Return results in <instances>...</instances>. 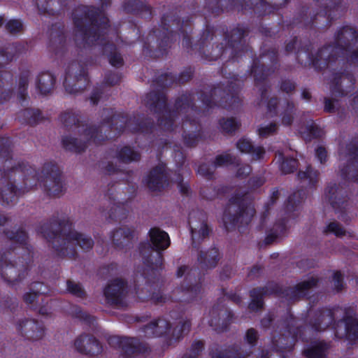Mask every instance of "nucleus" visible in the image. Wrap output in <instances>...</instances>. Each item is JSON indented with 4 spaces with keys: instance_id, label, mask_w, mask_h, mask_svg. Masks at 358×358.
Listing matches in <instances>:
<instances>
[{
    "instance_id": "obj_1",
    "label": "nucleus",
    "mask_w": 358,
    "mask_h": 358,
    "mask_svg": "<svg viewBox=\"0 0 358 358\" xmlns=\"http://www.w3.org/2000/svg\"><path fill=\"white\" fill-rule=\"evenodd\" d=\"M92 244V240L88 236L71 230L64 235L62 249L67 250L69 245H78L83 249H89Z\"/></svg>"
},
{
    "instance_id": "obj_2",
    "label": "nucleus",
    "mask_w": 358,
    "mask_h": 358,
    "mask_svg": "<svg viewBox=\"0 0 358 358\" xmlns=\"http://www.w3.org/2000/svg\"><path fill=\"white\" fill-rule=\"evenodd\" d=\"M76 348L87 354H96L101 351L99 343L94 338L80 336L75 341Z\"/></svg>"
},
{
    "instance_id": "obj_3",
    "label": "nucleus",
    "mask_w": 358,
    "mask_h": 358,
    "mask_svg": "<svg viewBox=\"0 0 358 358\" xmlns=\"http://www.w3.org/2000/svg\"><path fill=\"white\" fill-rule=\"evenodd\" d=\"M166 179L164 167L159 166L150 172L147 178V183L150 189L158 190L164 186Z\"/></svg>"
},
{
    "instance_id": "obj_4",
    "label": "nucleus",
    "mask_w": 358,
    "mask_h": 358,
    "mask_svg": "<svg viewBox=\"0 0 358 358\" xmlns=\"http://www.w3.org/2000/svg\"><path fill=\"white\" fill-rule=\"evenodd\" d=\"M124 285L122 280L116 279L106 287L104 294L111 303H117L124 294Z\"/></svg>"
},
{
    "instance_id": "obj_5",
    "label": "nucleus",
    "mask_w": 358,
    "mask_h": 358,
    "mask_svg": "<svg viewBox=\"0 0 358 358\" xmlns=\"http://www.w3.org/2000/svg\"><path fill=\"white\" fill-rule=\"evenodd\" d=\"M150 241L157 250H165L170 244L167 233L159 229L154 228L150 231Z\"/></svg>"
},
{
    "instance_id": "obj_6",
    "label": "nucleus",
    "mask_w": 358,
    "mask_h": 358,
    "mask_svg": "<svg viewBox=\"0 0 358 358\" xmlns=\"http://www.w3.org/2000/svg\"><path fill=\"white\" fill-rule=\"evenodd\" d=\"M55 78L48 72L40 74L37 78L36 87L42 94L50 93L53 87Z\"/></svg>"
},
{
    "instance_id": "obj_7",
    "label": "nucleus",
    "mask_w": 358,
    "mask_h": 358,
    "mask_svg": "<svg viewBox=\"0 0 358 358\" xmlns=\"http://www.w3.org/2000/svg\"><path fill=\"white\" fill-rule=\"evenodd\" d=\"M336 39L338 45H341L342 43L350 41L358 40V29L351 27L345 26L339 29L336 34Z\"/></svg>"
},
{
    "instance_id": "obj_8",
    "label": "nucleus",
    "mask_w": 358,
    "mask_h": 358,
    "mask_svg": "<svg viewBox=\"0 0 358 358\" xmlns=\"http://www.w3.org/2000/svg\"><path fill=\"white\" fill-rule=\"evenodd\" d=\"M344 327L345 334L349 339H358V322L352 317H348L340 324Z\"/></svg>"
},
{
    "instance_id": "obj_9",
    "label": "nucleus",
    "mask_w": 358,
    "mask_h": 358,
    "mask_svg": "<svg viewBox=\"0 0 358 358\" xmlns=\"http://www.w3.org/2000/svg\"><path fill=\"white\" fill-rule=\"evenodd\" d=\"M237 148L241 152H249L252 151L257 158H260L264 150L261 147L253 148L250 140L241 138L237 143Z\"/></svg>"
},
{
    "instance_id": "obj_10",
    "label": "nucleus",
    "mask_w": 358,
    "mask_h": 358,
    "mask_svg": "<svg viewBox=\"0 0 358 358\" xmlns=\"http://www.w3.org/2000/svg\"><path fill=\"white\" fill-rule=\"evenodd\" d=\"M22 329L26 334H29L31 337L38 338L42 336V327L33 320H26Z\"/></svg>"
},
{
    "instance_id": "obj_11",
    "label": "nucleus",
    "mask_w": 358,
    "mask_h": 358,
    "mask_svg": "<svg viewBox=\"0 0 358 358\" xmlns=\"http://www.w3.org/2000/svg\"><path fill=\"white\" fill-rule=\"evenodd\" d=\"M327 345L322 342L314 344L306 350L308 358H324Z\"/></svg>"
},
{
    "instance_id": "obj_12",
    "label": "nucleus",
    "mask_w": 358,
    "mask_h": 358,
    "mask_svg": "<svg viewBox=\"0 0 358 358\" xmlns=\"http://www.w3.org/2000/svg\"><path fill=\"white\" fill-rule=\"evenodd\" d=\"M169 324L164 320H159L155 322L150 324L146 328V333H148L149 330L152 331V334L154 336H158L162 335L164 333L166 332V330L169 329Z\"/></svg>"
},
{
    "instance_id": "obj_13",
    "label": "nucleus",
    "mask_w": 358,
    "mask_h": 358,
    "mask_svg": "<svg viewBox=\"0 0 358 358\" xmlns=\"http://www.w3.org/2000/svg\"><path fill=\"white\" fill-rule=\"evenodd\" d=\"M17 271L15 267L12 265H6L3 266L1 270L2 277L9 282H15V281L21 280V277L17 275Z\"/></svg>"
},
{
    "instance_id": "obj_14",
    "label": "nucleus",
    "mask_w": 358,
    "mask_h": 358,
    "mask_svg": "<svg viewBox=\"0 0 358 358\" xmlns=\"http://www.w3.org/2000/svg\"><path fill=\"white\" fill-rule=\"evenodd\" d=\"M118 158L122 162H130L138 160L139 154L129 147H124L120 150Z\"/></svg>"
},
{
    "instance_id": "obj_15",
    "label": "nucleus",
    "mask_w": 358,
    "mask_h": 358,
    "mask_svg": "<svg viewBox=\"0 0 358 358\" xmlns=\"http://www.w3.org/2000/svg\"><path fill=\"white\" fill-rule=\"evenodd\" d=\"M94 21H95L96 23H98V20H99L101 22L100 24H98L97 26V30H96L94 32L92 33L90 32L89 34H87L89 35L88 39L90 40V38H96V36L99 37L101 32L102 31V29H104L106 27V24L108 23V19L104 16L103 14L99 13L98 16H93Z\"/></svg>"
},
{
    "instance_id": "obj_16",
    "label": "nucleus",
    "mask_w": 358,
    "mask_h": 358,
    "mask_svg": "<svg viewBox=\"0 0 358 358\" xmlns=\"http://www.w3.org/2000/svg\"><path fill=\"white\" fill-rule=\"evenodd\" d=\"M238 124L234 118H224L220 121V127L225 132H231L236 129Z\"/></svg>"
},
{
    "instance_id": "obj_17",
    "label": "nucleus",
    "mask_w": 358,
    "mask_h": 358,
    "mask_svg": "<svg viewBox=\"0 0 358 358\" xmlns=\"http://www.w3.org/2000/svg\"><path fill=\"white\" fill-rule=\"evenodd\" d=\"M261 290H252L250 293L252 301L250 304V308L252 310H257L262 306V298L259 296L262 294Z\"/></svg>"
},
{
    "instance_id": "obj_18",
    "label": "nucleus",
    "mask_w": 358,
    "mask_h": 358,
    "mask_svg": "<svg viewBox=\"0 0 358 358\" xmlns=\"http://www.w3.org/2000/svg\"><path fill=\"white\" fill-rule=\"evenodd\" d=\"M131 231L129 229L121 228L115 231L113 235V241L117 244H121L122 238H129Z\"/></svg>"
},
{
    "instance_id": "obj_19",
    "label": "nucleus",
    "mask_w": 358,
    "mask_h": 358,
    "mask_svg": "<svg viewBox=\"0 0 358 358\" xmlns=\"http://www.w3.org/2000/svg\"><path fill=\"white\" fill-rule=\"evenodd\" d=\"M191 232L192 238L194 240L201 237H205L208 233V229L206 224L202 223L199 229L195 227H192Z\"/></svg>"
},
{
    "instance_id": "obj_20",
    "label": "nucleus",
    "mask_w": 358,
    "mask_h": 358,
    "mask_svg": "<svg viewBox=\"0 0 358 358\" xmlns=\"http://www.w3.org/2000/svg\"><path fill=\"white\" fill-rule=\"evenodd\" d=\"M276 129L277 126L275 124L270 123L268 124H264L259 128V135L262 137H266L274 133Z\"/></svg>"
},
{
    "instance_id": "obj_21",
    "label": "nucleus",
    "mask_w": 358,
    "mask_h": 358,
    "mask_svg": "<svg viewBox=\"0 0 358 358\" xmlns=\"http://www.w3.org/2000/svg\"><path fill=\"white\" fill-rule=\"evenodd\" d=\"M296 167V161L294 159H286L280 165L282 171L288 173L294 171Z\"/></svg>"
},
{
    "instance_id": "obj_22",
    "label": "nucleus",
    "mask_w": 358,
    "mask_h": 358,
    "mask_svg": "<svg viewBox=\"0 0 358 358\" xmlns=\"http://www.w3.org/2000/svg\"><path fill=\"white\" fill-rule=\"evenodd\" d=\"M67 289L69 292L77 296L81 297L84 294V291L80 285L74 282H68Z\"/></svg>"
},
{
    "instance_id": "obj_23",
    "label": "nucleus",
    "mask_w": 358,
    "mask_h": 358,
    "mask_svg": "<svg viewBox=\"0 0 358 358\" xmlns=\"http://www.w3.org/2000/svg\"><path fill=\"white\" fill-rule=\"evenodd\" d=\"M8 30L11 33H17L22 30V24L20 20H10L6 24Z\"/></svg>"
},
{
    "instance_id": "obj_24",
    "label": "nucleus",
    "mask_w": 358,
    "mask_h": 358,
    "mask_svg": "<svg viewBox=\"0 0 358 358\" xmlns=\"http://www.w3.org/2000/svg\"><path fill=\"white\" fill-rule=\"evenodd\" d=\"M327 231L334 233L336 236H342L345 234L344 229L337 222H331L327 226Z\"/></svg>"
},
{
    "instance_id": "obj_25",
    "label": "nucleus",
    "mask_w": 358,
    "mask_h": 358,
    "mask_svg": "<svg viewBox=\"0 0 358 358\" xmlns=\"http://www.w3.org/2000/svg\"><path fill=\"white\" fill-rule=\"evenodd\" d=\"M317 171H314L313 169H312L310 167L307 168L306 171L300 172L299 174V176L300 177V178L309 179L310 182H313L314 181V179L317 177Z\"/></svg>"
},
{
    "instance_id": "obj_26",
    "label": "nucleus",
    "mask_w": 358,
    "mask_h": 358,
    "mask_svg": "<svg viewBox=\"0 0 358 358\" xmlns=\"http://www.w3.org/2000/svg\"><path fill=\"white\" fill-rule=\"evenodd\" d=\"M232 161L231 157L229 155H220L217 157L215 162V166H220L227 165Z\"/></svg>"
},
{
    "instance_id": "obj_27",
    "label": "nucleus",
    "mask_w": 358,
    "mask_h": 358,
    "mask_svg": "<svg viewBox=\"0 0 358 358\" xmlns=\"http://www.w3.org/2000/svg\"><path fill=\"white\" fill-rule=\"evenodd\" d=\"M64 143L65 146L69 150H74L76 152H80L83 150L78 145V141L76 139L64 140Z\"/></svg>"
},
{
    "instance_id": "obj_28",
    "label": "nucleus",
    "mask_w": 358,
    "mask_h": 358,
    "mask_svg": "<svg viewBox=\"0 0 358 358\" xmlns=\"http://www.w3.org/2000/svg\"><path fill=\"white\" fill-rule=\"evenodd\" d=\"M110 63L114 66H117L122 64V57L118 54H115L113 55H111L110 59Z\"/></svg>"
},
{
    "instance_id": "obj_29",
    "label": "nucleus",
    "mask_w": 358,
    "mask_h": 358,
    "mask_svg": "<svg viewBox=\"0 0 358 358\" xmlns=\"http://www.w3.org/2000/svg\"><path fill=\"white\" fill-rule=\"evenodd\" d=\"M316 156L321 163L325 161L327 152L325 148L320 147L316 150Z\"/></svg>"
},
{
    "instance_id": "obj_30",
    "label": "nucleus",
    "mask_w": 358,
    "mask_h": 358,
    "mask_svg": "<svg viewBox=\"0 0 358 358\" xmlns=\"http://www.w3.org/2000/svg\"><path fill=\"white\" fill-rule=\"evenodd\" d=\"M257 332L254 329H249L246 334L247 341L252 344L257 339Z\"/></svg>"
},
{
    "instance_id": "obj_31",
    "label": "nucleus",
    "mask_w": 358,
    "mask_h": 358,
    "mask_svg": "<svg viewBox=\"0 0 358 358\" xmlns=\"http://www.w3.org/2000/svg\"><path fill=\"white\" fill-rule=\"evenodd\" d=\"M198 173L204 176H208L211 174L206 165L200 166L198 169Z\"/></svg>"
},
{
    "instance_id": "obj_32",
    "label": "nucleus",
    "mask_w": 358,
    "mask_h": 358,
    "mask_svg": "<svg viewBox=\"0 0 358 358\" xmlns=\"http://www.w3.org/2000/svg\"><path fill=\"white\" fill-rule=\"evenodd\" d=\"M254 213H255L254 209L252 208H248L247 210V212L244 211V212L242 213V214L238 217V220L239 219H244L245 216V217H248V216L252 217V216H253Z\"/></svg>"
},
{
    "instance_id": "obj_33",
    "label": "nucleus",
    "mask_w": 358,
    "mask_h": 358,
    "mask_svg": "<svg viewBox=\"0 0 358 358\" xmlns=\"http://www.w3.org/2000/svg\"><path fill=\"white\" fill-rule=\"evenodd\" d=\"M36 297L35 294L31 295V294H26L24 296V299L26 301L29 303H31L34 301V299Z\"/></svg>"
},
{
    "instance_id": "obj_34",
    "label": "nucleus",
    "mask_w": 358,
    "mask_h": 358,
    "mask_svg": "<svg viewBox=\"0 0 358 358\" xmlns=\"http://www.w3.org/2000/svg\"><path fill=\"white\" fill-rule=\"evenodd\" d=\"M334 279L336 281L335 283L336 284L338 289H340L339 285L341 280V274L340 273H336L334 275Z\"/></svg>"
},
{
    "instance_id": "obj_35",
    "label": "nucleus",
    "mask_w": 358,
    "mask_h": 358,
    "mask_svg": "<svg viewBox=\"0 0 358 358\" xmlns=\"http://www.w3.org/2000/svg\"><path fill=\"white\" fill-rule=\"evenodd\" d=\"M292 121V117L290 115H285L282 117V122L285 124H289Z\"/></svg>"
},
{
    "instance_id": "obj_36",
    "label": "nucleus",
    "mask_w": 358,
    "mask_h": 358,
    "mask_svg": "<svg viewBox=\"0 0 358 358\" xmlns=\"http://www.w3.org/2000/svg\"><path fill=\"white\" fill-rule=\"evenodd\" d=\"M86 135L90 136V138H93L94 141H95V138L96 137L97 134L94 129H90L87 131V134Z\"/></svg>"
},
{
    "instance_id": "obj_37",
    "label": "nucleus",
    "mask_w": 358,
    "mask_h": 358,
    "mask_svg": "<svg viewBox=\"0 0 358 358\" xmlns=\"http://www.w3.org/2000/svg\"><path fill=\"white\" fill-rule=\"evenodd\" d=\"M315 284V281L303 282V284L301 285V287L303 289H308Z\"/></svg>"
},
{
    "instance_id": "obj_38",
    "label": "nucleus",
    "mask_w": 358,
    "mask_h": 358,
    "mask_svg": "<svg viewBox=\"0 0 358 358\" xmlns=\"http://www.w3.org/2000/svg\"><path fill=\"white\" fill-rule=\"evenodd\" d=\"M325 109L327 111H331L333 108L331 107V100H327L325 102Z\"/></svg>"
},
{
    "instance_id": "obj_39",
    "label": "nucleus",
    "mask_w": 358,
    "mask_h": 358,
    "mask_svg": "<svg viewBox=\"0 0 358 358\" xmlns=\"http://www.w3.org/2000/svg\"><path fill=\"white\" fill-rule=\"evenodd\" d=\"M186 269H187V267H185V266L179 268L178 273H177L178 275L182 276V274L184 273V272L186 271Z\"/></svg>"
},
{
    "instance_id": "obj_40",
    "label": "nucleus",
    "mask_w": 358,
    "mask_h": 358,
    "mask_svg": "<svg viewBox=\"0 0 358 358\" xmlns=\"http://www.w3.org/2000/svg\"><path fill=\"white\" fill-rule=\"evenodd\" d=\"M189 328V324L188 322H185V324H183L181 327L182 331H188Z\"/></svg>"
},
{
    "instance_id": "obj_41",
    "label": "nucleus",
    "mask_w": 358,
    "mask_h": 358,
    "mask_svg": "<svg viewBox=\"0 0 358 358\" xmlns=\"http://www.w3.org/2000/svg\"><path fill=\"white\" fill-rule=\"evenodd\" d=\"M244 170H245V171H244V172H243V173H242V172H241L240 171H238V174H239V175H242V174H248V173H250V168H249V167H248V166H247V167H245V168H244Z\"/></svg>"
},
{
    "instance_id": "obj_42",
    "label": "nucleus",
    "mask_w": 358,
    "mask_h": 358,
    "mask_svg": "<svg viewBox=\"0 0 358 358\" xmlns=\"http://www.w3.org/2000/svg\"><path fill=\"white\" fill-rule=\"evenodd\" d=\"M303 96L304 99H308L309 98V96H310L309 92L304 91L303 92Z\"/></svg>"
},
{
    "instance_id": "obj_43",
    "label": "nucleus",
    "mask_w": 358,
    "mask_h": 358,
    "mask_svg": "<svg viewBox=\"0 0 358 358\" xmlns=\"http://www.w3.org/2000/svg\"><path fill=\"white\" fill-rule=\"evenodd\" d=\"M352 59L358 62V50L354 53Z\"/></svg>"
},
{
    "instance_id": "obj_44",
    "label": "nucleus",
    "mask_w": 358,
    "mask_h": 358,
    "mask_svg": "<svg viewBox=\"0 0 358 358\" xmlns=\"http://www.w3.org/2000/svg\"><path fill=\"white\" fill-rule=\"evenodd\" d=\"M335 192H336V189H334V188H331V189H329V194H332V195H333V194H335Z\"/></svg>"
},
{
    "instance_id": "obj_45",
    "label": "nucleus",
    "mask_w": 358,
    "mask_h": 358,
    "mask_svg": "<svg viewBox=\"0 0 358 358\" xmlns=\"http://www.w3.org/2000/svg\"><path fill=\"white\" fill-rule=\"evenodd\" d=\"M336 334L338 336H342V334H340L338 331H336Z\"/></svg>"
},
{
    "instance_id": "obj_46",
    "label": "nucleus",
    "mask_w": 358,
    "mask_h": 358,
    "mask_svg": "<svg viewBox=\"0 0 358 358\" xmlns=\"http://www.w3.org/2000/svg\"><path fill=\"white\" fill-rule=\"evenodd\" d=\"M133 343V339H130L129 340V343Z\"/></svg>"
},
{
    "instance_id": "obj_47",
    "label": "nucleus",
    "mask_w": 358,
    "mask_h": 358,
    "mask_svg": "<svg viewBox=\"0 0 358 358\" xmlns=\"http://www.w3.org/2000/svg\"><path fill=\"white\" fill-rule=\"evenodd\" d=\"M1 22H2V18L0 17V24H1Z\"/></svg>"
},
{
    "instance_id": "obj_48",
    "label": "nucleus",
    "mask_w": 358,
    "mask_h": 358,
    "mask_svg": "<svg viewBox=\"0 0 358 358\" xmlns=\"http://www.w3.org/2000/svg\"><path fill=\"white\" fill-rule=\"evenodd\" d=\"M0 57H3V55H0Z\"/></svg>"
}]
</instances>
